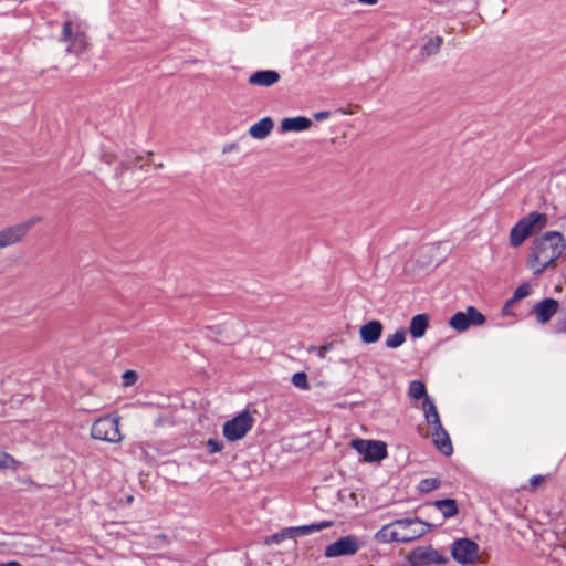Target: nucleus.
Here are the masks:
<instances>
[{
	"label": "nucleus",
	"instance_id": "obj_8",
	"mask_svg": "<svg viewBox=\"0 0 566 566\" xmlns=\"http://www.w3.org/2000/svg\"><path fill=\"white\" fill-rule=\"evenodd\" d=\"M350 446L366 462L381 461L387 457V446L382 441L354 439Z\"/></svg>",
	"mask_w": 566,
	"mask_h": 566
},
{
	"label": "nucleus",
	"instance_id": "obj_34",
	"mask_svg": "<svg viewBox=\"0 0 566 566\" xmlns=\"http://www.w3.org/2000/svg\"><path fill=\"white\" fill-rule=\"evenodd\" d=\"M329 117V112L323 111L314 114L316 120H323Z\"/></svg>",
	"mask_w": 566,
	"mask_h": 566
},
{
	"label": "nucleus",
	"instance_id": "obj_29",
	"mask_svg": "<svg viewBox=\"0 0 566 566\" xmlns=\"http://www.w3.org/2000/svg\"><path fill=\"white\" fill-rule=\"evenodd\" d=\"M440 484H441L440 480H438L436 478L423 479L419 483V490L421 492L428 493V492H431V491L438 489L440 486Z\"/></svg>",
	"mask_w": 566,
	"mask_h": 566
},
{
	"label": "nucleus",
	"instance_id": "obj_6",
	"mask_svg": "<svg viewBox=\"0 0 566 566\" xmlns=\"http://www.w3.org/2000/svg\"><path fill=\"white\" fill-rule=\"evenodd\" d=\"M60 41L69 43V52H83L86 49V34L82 21L66 18L63 22Z\"/></svg>",
	"mask_w": 566,
	"mask_h": 566
},
{
	"label": "nucleus",
	"instance_id": "obj_20",
	"mask_svg": "<svg viewBox=\"0 0 566 566\" xmlns=\"http://www.w3.org/2000/svg\"><path fill=\"white\" fill-rule=\"evenodd\" d=\"M273 127L274 123L272 118L264 117L249 128V134L252 138L261 140L270 135Z\"/></svg>",
	"mask_w": 566,
	"mask_h": 566
},
{
	"label": "nucleus",
	"instance_id": "obj_9",
	"mask_svg": "<svg viewBox=\"0 0 566 566\" xmlns=\"http://www.w3.org/2000/svg\"><path fill=\"white\" fill-rule=\"evenodd\" d=\"M485 316L473 306H468L463 312H457L449 319V325L457 332H465L471 326H481L485 323Z\"/></svg>",
	"mask_w": 566,
	"mask_h": 566
},
{
	"label": "nucleus",
	"instance_id": "obj_28",
	"mask_svg": "<svg viewBox=\"0 0 566 566\" xmlns=\"http://www.w3.org/2000/svg\"><path fill=\"white\" fill-rule=\"evenodd\" d=\"M291 381H292L293 386H295L298 389H302V390L310 389V384H308V380H307V375L304 371L295 373L292 376Z\"/></svg>",
	"mask_w": 566,
	"mask_h": 566
},
{
	"label": "nucleus",
	"instance_id": "obj_37",
	"mask_svg": "<svg viewBox=\"0 0 566 566\" xmlns=\"http://www.w3.org/2000/svg\"><path fill=\"white\" fill-rule=\"evenodd\" d=\"M21 427V423L20 422H13L11 423L8 428L10 430H13V429H19Z\"/></svg>",
	"mask_w": 566,
	"mask_h": 566
},
{
	"label": "nucleus",
	"instance_id": "obj_16",
	"mask_svg": "<svg viewBox=\"0 0 566 566\" xmlns=\"http://www.w3.org/2000/svg\"><path fill=\"white\" fill-rule=\"evenodd\" d=\"M430 436L434 447L443 454L451 455L453 452L452 442L449 433L443 427L430 431Z\"/></svg>",
	"mask_w": 566,
	"mask_h": 566
},
{
	"label": "nucleus",
	"instance_id": "obj_23",
	"mask_svg": "<svg viewBox=\"0 0 566 566\" xmlns=\"http://www.w3.org/2000/svg\"><path fill=\"white\" fill-rule=\"evenodd\" d=\"M408 395L413 400H419L421 398H423V400H426V397H429L427 395V389H426L424 384L420 380H412L409 384Z\"/></svg>",
	"mask_w": 566,
	"mask_h": 566
},
{
	"label": "nucleus",
	"instance_id": "obj_22",
	"mask_svg": "<svg viewBox=\"0 0 566 566\" xmlns=\"http://www.w3.org/2000/svg\"><path fill=\"white\" fill-rule=\"evenodd\" d=\"M433 506L443 515L444 518H451L459 512L458 503L453 499L438 500Z\"/></svg>",
	"mask_w": 566,
	"mask_h": 566
},
{
	"label": "nucleus",
	"instance_id": "obj_38",
	"mask_svg": "<svg viewBox=\"0 0 566 566\" xmlns=\"http://www.w3.org/2000/svg\"><path fill=\"white\" fill-rule=\"evenodd\" d=\"M360 3H365V4H375L377 3V0H358Z\"/></svg>",
	"mask_w": 566,
	"mask_h": 566
},
{
	"label": "nucleus",
	"instance_id": "obj_5",
	"mask_svg": "<svg viewBox=\"0 0 566 566\" xmlns=\"http://www.w3.org/2000/svg\"><path fill=\"white\" fill-rule=\"evenodd\" d=\"M451 555L457 563L465 566H475L484 563L480 546L469 538L455 539L451 547Z\"/></svg>",
	"mask_w": 566,
	"mask_h": 566
},
{
	"label": "nucleus",
	"instance_id": "obj_15",
	"mask_svg": "<svg viewBox=\"0 0 566 566\" xmlns=\"http://www.w3.org/2000/svg\"><path fill=\"white\" fill-rule=\"evenodd\" d=\"M382 331V323L380 321L373 319L360 326L359 336L363 343L374 344L380 339Z\"/></svg>",
	"mask_w": 566,
	"mask_h": 566
},
{
	"label": "nucleus",
	"instance_id": "obj_2",
	"mask_svg": "<svg viewBox=\"0 0 566 566\" xmlns=\"http://www.w3.org/2000/svg\"><path fill=\"white\" fill-rule=\"evenodd\" d=\"M424 533V525L418 518H401L384 525L374 537L380 544L409 543Z\"/></svg>",
	"mask_w": 566,
	"mask_h": 566
},
{
	"label": "nucleus",
	"instance_id": "obj_25",
	"mask_svg": "<svg viewBox=\"0 0 566 566\" xmlns=\"http://www.w3.org/2000/svg\"><path fill=\"white\" fill-rule=\"evenodd\" d=\"M406 342V332L403 329L396 331L392 335L386 338V346L388 348H398Z\"/></svg>",
	"mask_w": 566,
	"mask_h": 566
},
{
	"label": "nucleus",
	"instance_id": "obj_19",
	"mask_svg": "<svg viewBox=\"0 0 566 566\" xmlns=\"http://www.w3.org/2000/svg\"><path fill=\"white\" fill-rule=\"evenodd\" d=\"M312 126V120L307 117L297 116L284 118L281 122V130L286 132H303Z\"/></svg>",
	"mask_w": 566,
	"mask_h": 566
},
{
	"label": "nucleus",
	"instance_id": "obj_18",
	"mask_svg": "<svg viewBox=\"0 0 566 566\" xmlns=\"http://www.w3.org/2000/svg\"><path fill=\"white\" fill-rule=\"evenodd\" d=\"M422 409L430 431L443 427L438 409L430 397H426V400H423Z\"/></svg>",
	"mask_w": 566,
	"mask_h": 566
},
{
	"label": "nucleus",
	"instance_id": "obj_26",
	"mask_svg": "<svg viewBox=\"0 0 566 566\" xmlns=\"http://www.w3.org/2000/svg\"><path fill=\"white\" fill-rule=\"evenodd\" d=\"M20 465L21 462L15 460L12 455L4 451H0V469L17 470Z\"/></svg>",
	"mask_w": 566,
	"mask_h": 566
},
{
	"label": "nucleus",
	"instance_id": "obj_21",
	"mask_svg": "<svg viewBox=\"0 0 566 566\" xmlns=\"http://www.w3.org/2000/svg\"><path fill=\"white\" fill-rule=\"evenodd\" d=\"M429 325L427 314H418L411 318L409 331L413 338H420L424 335Z\"/></svg>",
	"mask_w": 566,
	"mask_h": 566
},
{
	"label": "nucleus",
	"instance_id": "obj_30",
	"mask_svg": "<svg viewBox=\"0 0 566 566\" xmlns=\"http://www.w3.org/2000/svg\"><path fill=\"white\" fill-rule=\"evenodd\" d=\"M138 375L135 370H126L122 376V382L124 387H130L136 384Z\"/></svg>",
	"mask_w": 566,
	"mask_h": 566
},
{
	"label": "nucleus",
	"instance_id": "obj_10",
	"mask_svg": "<svg viewBox=\"0 0 566 566\" xmlns=\"http://www.w3.org/2000/svg\"><path fill=\"white\" fill-rule=\"evenodd\" d=\"M407 560L411 566H431L443 565L448 559L431 546H419L409 553Z\"/></svg>",
	"mask_w": 566,
	"mask_h": 566
},
{
	"label": "nucleus",
	"instance_id": "obj_7",
	"mask_svg": "<svg viewBox=\"0 0 566 566\" xmlns=\"http://www.w3.org/2000/svg\"><path fill=\"white\" fill-rule=\"evenodd\" d=\"M254 419L250 411L244 410L238 416L223 423L222 433L228 441H238L243 439L252 429Z\"/></svg>",
	"mask_w": 566,
	"mask_h": 566
},
{
	"label": "nucleus",
	"instance_id": "obj_32",
	"mask_svg": "<svg viewBox=\"0 0 566 566\" xmlns=\"http://www.w3.org/2000/svg\"><path fill=\"white\" fill-rule=\"evenodd\" d=\"M546 481V476L544 475H534L530 480V486L532 490L536 489L538 485L543 484Z\"/></svg>",
	"mask_w": 566,
	"mask_h": 566
},
{
	"label": "nucleus",
	"instance_id": "obj_4",
	"mask_svg": "<svg viewBox=\"0 0 566 566\" xmlns=\"http://www.w3.org/2000/svg\"><path fill=\"white\" fill-rule=\"evenodd\" d=\"M120 417L107 415L95 420L91 428V436L95 440L108 443H119L124 439L120 431Z\"/></svg>",
	"mask_w": 566,
	"mask_h": 566
},
{
	"label": "nucleus",
	"instance_id": "obj_17",
	"mask_svg": "<svg viewBox=\"0 0 566 566\" xmlns=\"http://www.w3.org/2000/svg\"><path fill=\"white\" fill-rule=\"evenodd\" d=\"M280 81V74L273 70L258 71L250 75L249 84L253 86L270 87Z\"/></svg>",
	"mask_w": 566,
	"mask_h": 566
},
{
	"label": "nucleus",
	"instance_id": "obj_27",
	"mask_svg": "<svg viewBox=\"0 0 566 566\" xmlns=\"http://www.w3.org/2000/svg\"><path fill=\"white\" fill-rule=\"evenodd\" d=\"M533 292L532 285L530 283H522L520 284L516 290L514 291L512 302L520 301L522 298L527 297Z\"/></svg>",
	"mask_w": 566,
	"mask_h": 566
},
{
	"label": "nucleus",
	"instance_id": "obj_36",
	"mask_svg": "<svg viewBox=\"0 0 566 566\" xmlns=\"http://www.w3.org/2000/svg\"><path fill=\"white\" fill-rule=\"evenodd\" d=\"M0 566H21L20 563L15 560L7 562V563H0Z\"/></svg>",
	"mask_w": 566,
	"mask_h": 566
},
{
	"label": "nucleus",
	"instance_id": "obj_11",
	"mask_svg": "<svg viewBox=\"0 0 566 566\" xmlns=\"http://www.w3.org/2000/svg\"><path fill=\"white\" fill-rule=\"evenodd\" d=\"M361 547V542L354 535L340 537L325 548L324 555L328 558L344 555H354Z\"/></svg>",
	"mask_w": 566,
	"mask_h": 566
},
{
	"label": "nucleus",
	"instance_id": "obj_24",
	"mask_svg": "<svg viewBox=\"0 0 566 566\" xmlns=\"http://www.w3.org/2000/svg\"><path fill=\"white\" fill-rule=\"evenodd\" d=\"M443 39L442 36L431 38L421 49V54L423 56H430L439 52L442 45Z\"/></svg>",
	"mask_w": 566,
	"mask_h": 566
},
{
	"label": "nucleus",
	"instance_id": "obj_35",
	"mask_svg": "<svg viewBox=\"0 0 566 566\" xmlns=\"http://www.w3.org/2000/svg\"><path fill=\"white\" fill-rule=\"evenodd\" d=\"M556 331L558 333H562V332H565L566 333V318L562 322H559L557 325H556Z\"/></svg>",
	"mask_w": 566,
	"mask_h": 566
},
{
	"label": "nucleus",
	"instance_id": "obj_13",
	"mask_svg": "<svg viewBox=\"0 0 566 566\" xmlns=\"http://www.w3.org/2000/svg\"><path fill=\"white\" fill-rule=\"evenodd\" d=\"M332 525H333L332 522H322L318 524H310V525H304V526H298V527L285 528L281 533H276V534H273L270 537H268L265 539V543L266 544H272V543L279 544L287 536H294L295 534L306 535V534H310L313 532H317V531H322L324 528L331 527Z\"/></svg>",
	"mask_w": 566,
	"mask_h": 566
},
{
	"label": "nucleus",
	"instance_id": "obj_33",
	"mask_svg": "<svg viewBox=\"0 0 566 566\" xmlns=\"http://www.w3.org/2000/svg\"><path fill=\"white\" fill-rule=\"evenodd\" d=\"M332 344H326L319 347H312L311 350H316L319 358H324L326 353L331 350Z\"/></svg>",
	"mask_w": 566,
	"mask_h": 566
},
{
	"label": "nucleus",
	"instance_id": "obj_31",
	"mask_svg": "<svg viewBox=\"0 0 566 566\" xmlns=\"http://www.w3.org/2000/svg\"><path fill=\"white\" fill-rule=\"evenodd\" d=\"M207 448L209 453H217L223 449V443L218 440L209 439L207 441Z\"/></svg>",
	"mask_w": 566,
	"mask_h": 566
},
{
	"label": "nucleus",
	"instance_id": "obj_3",
	"mask_svg": "<svg viewBox=\"0 0 566 566\" xmlns=\"http://www.w3.org/2000/svg\"><path fill=\"white\" fill-rule=\"evenodd\" d=\"M547 224V216L539 212H531L522 218L510 231V244L518 248L523 242L537 230H542Z\"/></svg>",
	"mask_w": 566,
	"mask_h": 566
},
{
	"label": "nucleus",
	"instance_id": "obj_1",
	"mask_svg": "<svg viewBox=\"0 0 566 566\" xmlns=\"http://www.w3.org/2000/svg\"><path fill=\"white\" fill-rule=\"evenodd\" d=\"M566 249V241L558 231H547L534 238L527 248L525 264L535 276L555 269Z\"/></svg>",
	"mask_w": 566,
	"mask_h": 566
},
{
	"label": "nucleus",
	"instance_id": "obj_14",
	"mask_svg": "<svg viewBox=\"0 0 566 566\" xmlns=\"http://www.w3.org/2000/svg\"><path fill=\"white\" fill-rule=\"evenodd\" d=\"M559 304L554 298H545L533 307L536 321L541 324H546L557 313Z\"/></svg>",
	"mask_w": 566,
	"mask_h": 566
},
{
	"label": "nucleus",
	"instance_id": "obj_12",
	"mask_svg": "<svg viewBox=\"0 0 566 566\" xmlns=\"http://www.w3.org/2000/svg\"><path fill=\"white\" fill-rule=\"evenodd\" d=\"M38 219L33 218L22 223L14 224L0 231V249L7 248L20 242L28 231L36 223Z\"/></svg>",
	"mask_w": 566,
	"mask_h": 566
}]
</instances>
